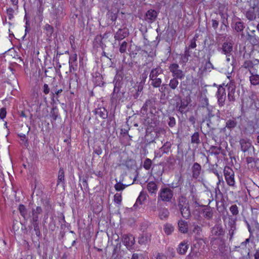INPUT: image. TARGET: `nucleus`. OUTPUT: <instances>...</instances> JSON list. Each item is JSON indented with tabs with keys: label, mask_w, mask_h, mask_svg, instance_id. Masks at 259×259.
<instances>
[{
	"label": "nucleus",
	"mask_w": 259,
	"mask_h": 259,
	"mask_svg": "<svg viewBox=\"0 0 259 259\" xmlns=\"http://www.w3.org/2000/svg\"><path fill=\"white\" fill-rule=\"evenodd\" d=\"M113 82L114 87L111 97L112 103L116 104L117 102H123L125 98V91L121 90L123 82L119 79L116 80L114 79Z\"/></svg>",
	"instance_id": "obj_1"
},
{
	"label": "nucleus",
	"mask_w": 259,
	"mask_h": 259,
	"mask_svg": "<svg viewBox=\"0 0 259 259\" xmlns=\"http://www.w3.org/2000/svg\"><path fill=\"white\" fill-rule=\"evenodd\" d=\"M163 73V70L160 67L158 66L153 68L149 74V80L150 85L154 88H159L162 83L160 76Z\"/></svg>",
	"instance_id": "obj_2"
},
{
	"label": "nucleus",
	"mask_w": 259,
	"mask_h": 259,
	"mask_svg": "<svg viewBox=\"0 0 259 259\" xmlns=\"http://www.w3.org/2000/svg\"><path fill=\"white\" fill-rule=\"evenodd\" d=\"M178 208L184 218L186 219L189 218L191 215L190 206L189 202L185 197L181 196L178 198Z\"/></svg>",
	"instance_id": "obj_3"
},
{
	"label": "nucleus",
	"mask_w": 259,
	"mask_h": 259,
	"mask_svg": "<svg viewBox=\"0 0 259 259\" xmlns=\"http://www.w3.org/2000/svg\"><path fill=\"white\" fill-rule=\"evenodd\" d=\"M234 41L232 36H228L224 38V41L221 46L218 47V51L221 54L227 55L233 52Z\"/></svg>",
	"instance_id": "obj_4"
},
{
	"label": "nucleus",
	"mask_w": 259,
	"mask_h": 259,
	"mask_svg": "<svg viewBox=\"0 0 259 259\" xmlns=\"http://www.w3.org/2000/svg\"><path fill=\"white\" fill-rule=\"evenodd\" d=\"M174 196V192L169 188H161L157 198L158 202L163 201L169 202L171 201Z\"/></svg>",
	"instance_id": "obj_5"
},
{
	"label": "nucleus",
	"mask_w": 259,
	"mask_h": 259,
	"mask_svg": "<svg viewBox=\"0 0 259 259\" xmlns=\"http://www.w3.org/2000/svg\"><path fill=\"white\" fill-rule=\"evenodd\" d=\"M224 174L227 184L233 187L235 186L234 172L229 166H226L224 169Z\"/></svg>",
	"instance_id": "obj_6"
},
{
	"label": "nucleus",
	"mask_w": 259,
	"mask_h": 259,
	"mask_svg": "<svg viewBox=\"0 0 259 259\" xmlns=\"http://www.w3.org/2000/svg\"><path fill=\"white\" fill-rule=\"evenodd\" d=\"M179 64L177 63H172L169 66V70L172 73V76L179 79H182L185 77L184 72L179 69Z\"/></svg>",
	"instance_id": "obj_7"
},
{
	"label": "nucleus",
	"mask_w": 259,
	"mask_h": 259,
	"mask_svg": "<svg viewBox=\"0 0 259 259\" xmlns=\"http://www.w3.org/2000/svg\"><path fill=\"white\" fill-rule=\"evenodd\" d=\"M228 91V99L231 103L236 101V85L233 81H230L226 85Z\"/></svg>",
	"instance_id": "obj_8"
},
{
	"label": "nucleus",
	"mask_w": 259,
	"mask_h": 259,
	"mask_svg": "<svg viewBox=\"0 0 259 259\" xmlns=\"http://www.w3.org/2000/svg\"><path fill=\"white\" fill-rule=\"evenodd\" d=\"M216 96L217 97L219 106L223 107L225 105L226 99V93L225 89L222 85L219 87Z\"/></svg>",
	"instance_id": "obj_9"
},
{
	"label": "nucleus",
	"mask_w": 259,
	"mask_h": 259,
	"mask_svg": "<svg viewBox=\"0 0 259 259\" xmlns=\"http://www.w3.org/2000/svg\"><path fill=\"white\" fill-rule=\"evenodd\" d=\"M245 159L249 168L259 172V158L247 156Z\"/></svg>",
	"instance_id": "obj_10"
},
{
	"label": "nucleus",
	"mask_w": 259,
	"mask_h": 259,
	"mask_svg": "<svg viewBox=\"0 0 259 259\" xmlns=\"http://www.w3.org/2000/svg\"><path fill=\"white\" fill-rule=\"evenodd\" d=\"M228 235L230 236L229 240H231L233 238L235 232L236 230V219L233 218L232 216L228 217Z\"/></svg>",
	"instance_id": "obj_11"
},
{
	"label": "nucleus",
	"mask_w": 259,
	"mask_h": 259,
	"mask_svg": "<svg viewBox=\"0 0 259 259\" xmlns=\"http://www.w3.org/2000/svg\"><path fill=\"white\" fill-rule=\"evenodd\" d=\"M239 143L241 151L244 153L249 152L251 148H253L251 140L247 138L240 139Z\"/></svg>",
	"instance_id": "obj_12"
},
{
	"label": "nucleus",
	"mask_w": 259,
	"mask_h": 259,
	"mask_svg": "<svg viewBox=\"0 0 259 259\" xmlns=\"http://www.w3.org/2000/svg\"><path fill=\"white\" fill-rule=\"evenodd\" d=\"M247 40L253 46L259 48V37L256 35L255 30H252L246 35Z\"/></svg>",
	"instance_id": "obj_13"
},
{
	"label": "nucleus",
	"mask_w": 259,
	"mask_h": 259,
	"mask_svg": "<svg viewBox=\"0 0 259 259\" xmlns=\"http://www.w3.org/2000/svg\"><path fill=\"white\" fill-rule=\"evenodd\" d=\"M238 124L237 119L235 117H231L226 119L225 128H227L230 131H232L237 127Z\"/></svg>",
	"instance_id": "obj_14"
},
{
	"label": "nucleus",
	"mask_w": 259,
	"mask_h": 259,
	"mask_svg": "<svg viewBox=\"0 0 259 259\" xmlns=\"http://www.w3.org/2000/svg\"><path fill=\"white\" fill-rule=\"evenodd\" d=\"M123 242L126 247L130 249L135 244V237L132 235L124 234L123 236Z\"/></svg>",
	"instance_id": "obj_15"
},
{
	"label": "nucleus",
	"mask_w": 259,
	"mask_h": 259,
	"mask_svg": "<svg viewBox=\"0 0 259 259\" xmlns=\"http://www.w3.org/2000/svg\"><path fill=\"white\" fill-rule=\"evenodd\" d=\"M128 34V30L126 28H120L115 33L114 38L115 40H121L127 37Z\"/></svg>",
	"instance_id": "obj_16"
},
{
	"label": "nucleus",
	"mask_w": 259,
	"mask_h": 259,
	"mask_svg": "<svg viewBox=\"0 0 259 259\" xmlns=\"http://www.w3.org/2000/svg\"><path fill=\"white\" fill-rule=\"evenodd\" d=\"M211 233L212 236L221 237L225 234V230L220 224H217L211 228Z\"/></svg>",
	"instance_id": "obj_17"
},
{
	"label": "nucleus",
	"mask_w": 259,
	"mask_h": 259,
	"mask_svg": "<svg viewBox=\"0 0 259 259\" xmlns=\"http://www.w3.org/2000/svg\"><path fill=\"white\" fill-rule=\"evenodd\" d=\"M174 33L171 30L167 28L166 30H163L160 34H158V36L161 39H164L166 41H169L172 39Z\"/></svg>",
	"instance_id": "obj_18"
},
{
	"label": "nucleus",
	"mask_w": 259,
	"mask_h": 259,
	"mask_svg": "<svg viewBox=\"0 0 259 259\" xmlns=\"http://www.w3.org/2000/svg\"><path fill=\"white\" fill-rule=\"evenodd\" d=\"M192 178L197 179L200 176L202 168L201 166L197 162H195L191 168Z\"/></svg>",
	"instance_id": "obj_19"
},
{
	"label": "nucleus",
	"mask_w": 259,
	"mask_h": 259,
	"mask_svg": "<svg viewBox=\"0 0 259 259\" xmlns=\"http://www.w3.org/2000/svg\"><path fill=\"white\" fill-rule=\"evenodd\" d=\"M204 208L202 209L203 216L208 220H211L213 215V208L208 205H202Z\"/></svg>",
	"instance_id": "obj_20"
},
{
	"label": "nucleus",
	"mask_w": 259,
	"mask_h": 259,
	"mask_svg": "<svg viewBox=\"0 0 259 259\" xmlns=\"http://www.w3.org/2000/svg\"><path fill=\"white\" fill-rule=\"evenodd\" d=\"M42 208L40 206H37L36 208L32 209V219L31 223H38V215L42 212Z\"/></svg>",
	"instance_id": "obj_21"
},
{
	"label": "nucleus",
	"mask_w": 259,
	"mask_h": 259,
	"mask_svg": "<svg viewBox=\"0 0 259 259\" xmlns=\"http://www.w3.org/2000/svg\"><path fill=\"white\" fill-rule=\"evenodd\" d=\"M151 241V235L148 233H143L138 238V243L140 245H146Z\"/></svg>",
	"instance_id": "obj_22"
},
{
	"label": "nucleus",
	"mask_w": 259,
	"mask_h": 259,
	"mask_svg": "<svg viewBox=\"0 0 259 259\" xmlns=\"http://www.w3.org/2000/svg\"><path fill=\"white\" fill-rule=\"evenodd\" d=\"M153 101L151 99L146 100L143 107L141 108V112L142 114L145 115L147 114L148 109H151L153 106Z\"/></svg>",
	"instance_id": "obj_23"
},
{
	"label": "nucleus",
	"mask_w": 259,
	"mask_h": 259,
	"mask_svg": "<svg viewBox=\"0 0 259 259\" xmlns=\"http://www.w3.org/2000/svg\"><path fill=\"white\" fill-rule=\"evenodd\" d=\"M147 189L151 195H155L158 190V186L156 182L150 181L147 185Z\"/></svg>",
	"instance_id": "obj_24"
},
{
	"label": "nucleus",
	"mask_w": 259,
	"mask_h": 259,
	"mask_svg": "<svg viewBox=\"0 0 259 259\" xmlns=\"http://www.w3.org/2000/svg\"><path fill=\"white\" fill-rule=\"evenodd\" d=\"M95 113L102 119H106L108 115L107 110L104 107H100L95 110Z\"/></svg>",
	"instance_id": "obj_25"
},
{
	"label": "nucleus",
	"mask_w": 259,
	"mask_h": 259,
	"mask_svg": "<svg viewBox=\"0 0 259 259\" xmlns=\"http://www.w3.org/2000/svg\"><path fill=\"white\" fill-rule=\"evenodd\" d=\"M249 72L251 74L249 76L250 84L254 86L259 85V75L251 70H249Z\"/></svg>",
	"instance_id": "obj_26"
},
{
	"label": "nucleus",
	"mask_w": 259,
	"mask_h": 259,
	"mask_svg": "<svg viewBox=\"0 0 259 259\" xmlns=\"http://www.w3.org/2000/svg\"><path fill=\"white\" fill-rule=\"evenodd\" d=\"M161 4L160 3H156L155 7L156 9H158V10L150 9L146 12L145 16H157L159 13V10L161 8Z\"/></svg>",
	"instance_id": "obj_27"
},
{
	"label": "nucleus",
	"mask_w": 259,
	"mask_h": 259,
	"mask_svg": "<svg viewBox=\"0 0 259 259\" xmlns=\"http://www.w3.org/2000/svg\"><path fill=\"white\" fill-rule=\"evenodd\" d=\"M179 230L182 233H186L188 232V223L182 220H180L178 223Z\"/></svg>",
	"instance_id": "obj_28"
},
{
	"label": "nucleus",
	"mask_w": 259,
	"mask_h": 259,
	"mask_svg": "<svg viewBox=\"0 0 259 259\" xmlns=\"http://www.w3.org/2000/svg\"><path fill=\"white\" fill-rule=\"evenodd\" d=\"M53 14L60 16L61 15L64 16L66 15L65 10L62 6L59 5L58 6H55L53 8Z\"/></svg>",
	"instance_id": "obj_29"
},
{
	"label": "nucleus",
	"mask_w": 259,
	"mask_h": 259,
	"mask_svg": "<svg viewBox=\"0 0 259 259\" xmlns=\"http://www.w3.org/2000/svg\"><path fill=\"white\" fill-rule=\"evenodd\" d=\"M94 46L97 47H100L103 50L106 47V45L103 43L101 34L97 35L94 38L93 42Z\"/></svg>",
	"instance_id": "obj_30"
},
{
	"label": "nucleus",
	"mask_w": 259,
	"mask_h": 259,
	"mask_svg": "<svg viewBox=\"0 0 259 259\" xmlns=\"http://www.w3.org/2000/svg\"><path fill=\"white\" fill-rule=\"evenodd\" d=\"M168 210L166 208H160L158 209V217L162 220H166L169 216Z\"/></svg>",
	"instance_id": "obj_31"
},
{
	"label": "nucleus",
	"mask_w": 259,
	"mask_h": 259,
	"mask_svg": "<svg viewBox=\"0 0 259 259\" xmlns=\"http://www.w3.org/2000/svg\"><path fill=\"white\" fill-rule=\"evenodd\" d=\"M188 248V245L187 244V243L184 241L179 244L177 248V251L180 254H184L187 252Z\"/></svg>",
	"instance_id": "obj_32"
},
{
	"label": "nucleus",
	"mask_w": 259,
	"mask_h": 259,
	"mask_svg": "<svg viewBox=\"0 0 259 259\" xmlns=\"http://www.w3.org/2000/svg\"><path fill=\"white\" fill-rule=\"evenodd\" d=\"M18 209L21 215L24 220H27L28 219L29 215L26 207L23 204H20Z\"/></svg>",
	"instance_id": "obj_33"
},
{
	"label": "nucleus",
	"mask_w": 259,
	"mask_h": 259,
	"mask_svg": "<svg viewBox=\"0 0 259 259\" xmlns=\"http://www.w3.org/2000/svg\"><path fill=\"white\" fill-rule=\"evenodd\" d=\"M178 79H179L174 77L170 79L168 85L170 89L172 90H175L178 88V85L179 84Z\"/></svg>",
	"instance_id": "obj_34"
},
{
	"label": "nucleus",
	"mask_w": 259,
	"mask_h": 259,
	"mask_svg": "<svg viewBox=\"0 0 259 259\" xmlns=\"http://www.w3.org/2000/svg\"><path fill=\"white\" fill-rule=\"evenodd\" d=\"M163 230L165 233L169 235L174 231V227L171 224L167 223L164 225Z\"/></svg>",
	"instance_id": "obj_35"
},
{
	"label": "nucleus",
	"mask_w": 259,
	"mask_h": 259,
	"mask_svg": "<svg viewBox=\"0 0 259 259\" xmlns=\"http://www.w3.org/2000/svg\"><path fill=\"white\" fill-rule=\"evenodd\" d=\"M154 132L155 134V138H158L163 135H165L166 130L164 128L158 127L154 130Z\"/></svg>",
	"instance_id": "obj_36"
},
{
	"label": "nucleus",
	"mask_w": 259,
	"mask_h": 259,
	"mask_svg": "<svg viewBox=\"0 0 259 259\" xmlns=\"http://www.w3.org/2000/svg\"><path fill=\"white\" fill-rule=\"evenodd\" d=\"M191 142L192 144L199 145L200 143L199 134L198 132H195L191 136Z\"/></svg>",
	"instance_id": "obj_37"
},
{
	"label": "nucleus",
	"mask_w": 259,
	"mask_h": 259,
	"mask_svg": "<svg viewBox=\"0 0 259 259\" xmlns=\"http://www.w3.org/2000/svg\"><path fill=\"white\" fill-rule=\"evenodd\" d=\"M219 121V119H216L215 118H210L208 119L207 120H206L205 121H206L207 125L209 128L213 129L214 128V126L218 124Z\"/></svg>",
	"instance_id": "obj_38"
},
{
	"label": "nucleus",
	"mask_w": 259,
	"mask_h": 259,
	"mask_svg": "<svg viewBox=\"0 0 259 259\" xmlns=\"http://www.w3.org/2000/svg\"><path fill=\"white\" fill-rule=\"evenodd\" d=\"M190 52L189 51V49H188L187 48H186V50L184 53L181 55V60L183 63H187L189 60V57H190Z\"/></svg>",
	"instance_id": "obj_39"
},
{
	"label": "nucleus",
	"mask_w": 259,
	"mask_h": 259,
	"mask_svg": "<svg viewBox=\"0 0 259 259\" xmlns=\"http://www.w3.org/2000/svg\"><path fill=\"white\" fill-rule=\"evenodd\" d=\"M64 170L62 167L60 168L58 172V185L60 183L64 184Z\"/></svg>",
	"instance_id": "obj_40"
},
{
	"label": "nucleus",
	"mask_w": 259,
	"mask_h": 259,
	"mask_svg": "<svg viewBox=\"0 0 259 259\" xmlns=\"http://www.w3.org/2000/svg\"><path fill=\"white\" fill-rule=\"evenodd\" d=\"M171 144L169 142H166L161 147L160 151L163 153H167L171 148Z\"/></svg>",
	"instance_id": "obj_41"
},
{
	"label": "nucleus",
	"mask_w": 259,
	"mask_h": 259,
	"mask_svg": "<svg viewBox=\"0 0 259 259\" xmlns=\"http://www.w3.org/2000/svg\"><path fill=\"white\" fill-rule=\"evenodd\" d=\"M115 180L116 182H117L116 179H115ZM129 185H130V184L124 185L121 183L120 182H117V183L114 186V188L117 191H120L124 190L127 186Z\"/></svg>",
	"instance_id": "obj_42"
},
{
	"label": "nucleus",
	"mask_w": 259,
	"mask_h": 259,
	"mask_svg": "<svg viewBox=\"0 0 259 259\" xmlns=\"http://www.w3.org/2000/svg\"><path fill=\"white\" fill-rule=\"evenodd\" d=\"M45 29L46 31V34L48 37H51L54 32L53 27L49 24H46L45 26Z\"/></svg>",
	"instance_id": "obj_43"
},
{
	"label": "nucleus",
	"mask_w": 259,
	"mask_h": 259,
	"mask_svg": "<svg viewBox=\"0 0 259 259\" xmlns=\"http://www.w3.org/2000/svg\"><path fill=\"white\" fill-rule=\"evenodd\" d=\"M167 123L170 127L172 128L175 127L176 125V120L175 118L170 116H168L167 120Z\"/></svg>",
	"instance_id": "obj_44"
},
{
	"label": "nucleus",
	"mask_w": 259,
	"mask_h": 259,
	"mask_svg": "<svg viewBox=\"0 0 259 259\" xmlns=\"http://www.w3.org/2000/svg\"><path fill=\"white\" fill-rule=\"evenodd\" d=\"M146 196L144 194H142L141 193L138 197L136 202L135 204H134V206H138L139 204L141 205L142 204L143 202L145 200Z\"/></svg>",
	"instance_id": "obj_45"
},
{
	"label": "nucleus",
	"mask_w": 259,
	"mask_h": 259,
	"mask_svg": "<svg viewBox=\"0 0 259 259\" xmlns=\"http://www.w3.org/2000/svg\"><path fill=\"white\" fill-rule=\"evenodd\" d=\"M244 27H245V26L242 22L238 21V22H236L235 26V29L237 32H241V31H243Z\"/></svg>",
	"instance_id": "obj_46"
},
{
	"label": "nucleus",
	"mask_w": 259,
	"mask_h": 259,
	"mask_svg": "<svg viewBox=\"0 0 259 259\" xmlns=\"http://www.w3.org/2000/svg\"><path fill=\"white\" fill-rule=\"evenodd\" d=\"M221 149V147H218L217 146H212L210 147V151L211 154L217 155L220 154Z\"/></svg>",
	"instance_id": "obj_47"
},
{
	"label": "nucleus",
	"mask_w": 259,
	"mask_h": 259,
	"mask_svg": "<svg viewBox=\"0 0 259 259\" xmlns=\"http://www.w3.org/2000/svg\"><path fill=\"white\" fill-rule=\"evenodd\" d=\"M152 161L149 158H147L144 162L143 167L146 170H149L151 166Z\"/></svg>",
	"instance_id": "obj_48"
},
{
	"label": "nucleus",
	"mask_w": 259,
	"mask_h": 259,
	"mask_svg": "<svg viewBox=\"0 0 259 259\" xmlns=\"http://www.w3.org/2000/svg\"><path fill=\"white\" fill-rule=\"evenodd\" d=\"M220 118L219 115L218 116H215L214 114L212 113V112L208 110V112L207 113V115L205 117V119L203 120V122H205L206 120H207L209 119L212 118V119H219Z\"/></svg>",
	"instance_id": "obj_49"
},
{
	"label": "nucleus",
	"mask_w": 259,
	"mask_h": 259,
	"mask_svg": "<svg viewBox=\"0 0 259 259\" xmlns=\"http://www.w3.org/2000/svg\"><path fill=\"white\" fill-rule=\"evenodd\" d=\"M230 210L233 215H237L239 213L238 207L236 204L231 205Z\"/></svg>",
	"instance_id": "obj_50"
},
{
	"label": "nucleus",
	"mask_w": 259,
	"mask_h": 259,
	"mask_svg": "<svg viewBox=\"0 0 259 259\" xmlns=\"http://www.w3.org/2000/svg\"><path fill=\"white\" fill-rule=\"evenodd\" d=\"M198 36L197 34H195L193 39L190 40V44L189 46V49H194L196 47V40L198 38Z\"/></svg>",
	"instance_id": "obj_51"
},
{
	"label": "nucleus",
	"mask_w": 259,
	"mask_h": 259,
	"mask_svg": "<svg viewBox=\"0 0 259 259\" xmlns=\"http://www.w3.org/2000/svg\"><path fill=\"white\" fill-rule=\"evenodd\" d=\"M33 226L34 230L35 232V234L37 236L39 237L41 235L40 231H39V222L38 223H32Z\"/></svg>",
	"instance_id": "obj_52"
},
{
	"label": "nucleus",
	"mask_w": 259,
	"mask_h": 259,
	"mask_svg": "<svg viewBox=\"0 0 259 259\" xmlns=\"http://www.w3.org/2000/svg\"><path fill=\"white\" fill-rule=\"evenodd\" d=\"M127 46V43L125 41H123L120 45L119 52L121 53H125L126 51Z\"/></svg>",
	"instance_id": "obj_53"
},
{
	"label": "nucleus",
	"mask_w": 259,
	"mask_h": 259,
	"mask_svg": "<svg viewBox=\"0 0 259 259\" xmlns=\"http://www.w3.org/2000/svg\"><path fill=\"white\" fill-rule=\"evenodd\" d=\"M21 138V140L22 141L21 144H23L24 146L25 147H27L28 146V143L27 142V139H26V137L25 135H18Z\"/></svg>",
	"instance_id": "obj_54"
},
{
	"label": "nucleus",
	"mask_w": 259,
	"mask_h": 259,
	"mask_svg": "<svg viewBox=\"0 0 259 259\" xmlns=\"http://www.w3.org/2000/svg\"><path fill=\"white\" fill-rule=\"evenodd\" d=\"M193 228L192 229L193 232L199 235L200 232L202 231L201 227L197 225L193 224Z\"/></svg>",
	"instance_id": "obj_55"
},
{
	"label": "nucleus",
	"mask_w": 259,
	"mask_h": 259,
	"mask_svg": "<svg viewBox=\"0 0 259 259\" xmlns=\"http://www.w3.org/2000/svg\"><path fill=\"white\" fill-rule=\"evenodd\" d=\"M122 200L121 195L120 193H116L114 196V201L117 204L120 203Z\"/></svg>",
	"instance_id": "obj_56"
},
{
	"label": "nucleus",
	"mask_w": 259,
	"mask_h": 259,
	"mask_svg": "<svg viewBox=\"0 0 259 259\" xmlns=\"http://www.w3.org/2000/svg\"><path fill=\"white\" fill-rule=\"evenodd\" d=\"M7 115L6 109L5 108H2L0 109V118L4 119Z\"/></svg>",
	"instance_id": "obj_57"
},
{
	"label": "nucleus",
	"mask_w": 259,
	"mask_h": 259,
	"mask_svg": "<svg viewBox=\"0 0 259 259\" xmlns=\"http://www.w3.org/2000/svg\"><path fill=\"white\" fill-rule=\"evenodd\" d=\"M69 68L70 70H71L72 69L73 70H77V65L76 62H73L71 61H69Z\"/></svg>",
	"instance_id": "obj_58"
},
{
	"label": "nucleus",
	"mask_w": 259,
	"mask_h": 259,
	"mask_svg": "<svg viewBox=\"0 0 259 259\" xmlns=\"http://www.w3.org/2000/svg\"><path fill=\"white\" fill-rule=\"evenodd\" d=\"M212 171L218 177V178L219 179V182L217 183V185H219L221 183V181H223L222 177H221L219 175V174L218 172V170L216 169H215V168L212 169Z\"/></svg>",
	"instance_id": "obj_59"
},
{
	"label": "nucleus",
	"mask_w": 259,
	"mask_h": 259,
	"mask_svg": "<svg viewBox=\"0 0 259 259\" xmlns=\"http://www.w3.org/2000/svg\"><path fill=\"white\" fill-rule=\"evenodd\" d=\"M57 86L54 87L52 89V92L53 94H55L57 95H58L59 94H60L62 92L63 90L61 88L57 89Z\"/></svg>",
	"instance_id": "obj_60"
},
{
	"label": "nucleus",
	"mask_w": 259,
	"mask_h": 259,
	"mask_svg": "<svg viewBox=\"0 0 259 259\" xmlns=\"http://www.w3.org/2000/svg\"><path fill=\"white\" fill-rule=\"evenodd\" d=\"M152 123V119L149 117H147L144 119V124L146 125H149L152 126L151 124Z\"/></svg>",
	"instance_id": "obj_61"
},
{
	"label": "nucleus",
	"mask_w": 259,
	"mask_h": 259,
	"mask_svg": "<svg viewBox=\"0 0 259 259\" xmlns=\"http://www.w3.org/2000/svg\"><path fill=\"white\" fill-rule=\"evenodd\" d=\"M148 73L146 71H144L141 75V82L140 83H144L146 78H147Z\"/></svg>",
	"instance_id": "obj_62"
},
{
	"label": "nucleus",
	"mask_w": 259,
	"mask_h": 259,
	"mask_svg": "<svg viewBox=\"0 0 259 259\" xmlns=\"http://www.w3.org/2000/svg\"><path fill=\"white\" fill-rule=\"evenodd\" d=\"M245 68L252 67V63L250 61H245L243 65Z\"/></svg>",
	"instance_id": "obj_63"
},
{
	"label": "nucleus",
	"mask_w": 259,
	"mask_h": 259,
	"mask_svg": "<svg viewBox=\"0 0 259 259\" xmlns=\"http://www.w3.org/2000/svg\"><path fill=\"white\" fill-rule=\"evenodd\" d=\"M156 259H167V256L162 253H158L156 257Z\"/></svg>",
	"instance_id": "obj_64"
}]
</instances>
